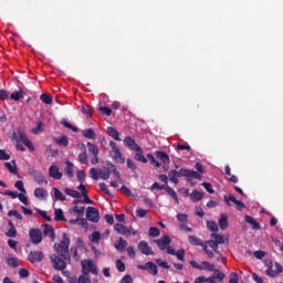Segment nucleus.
Here are the masks:
<instances>
[{
	"label": "nucleus",
	"instance_id": "1",
	"mask_svg": "<svg viewBox=\"0 0 283 283\" xmlns=\"http://www.w3.org/2000/svg\"><path fill=\"white\" fill-rule=\"evenodd\" d=\"M69 247H70V239L66 232H64L62 237V241H60V243H54V249L57 254H52L50 256L52 266L55 271H64L67 266L66 262L71 261Z\"/></svg>",
	"mask_w": 283,
	"mask_h": 283
},
{
	"label": "nucleus",
	"instance_id": "2",
	"mask_svg": "<svg viewBox=\"0 0 283 283\" xmlns=\"http://www.w3.org/2000/svg\"><path fill=\"white\" fill-rule=\"evenodd\" d=\"M11 140L15 142V148L20 151H25L24 146L30 150V151H34L35 148L32 144V142L29 139V137L27 136V134L23 132V129L21 127L18 128L17 132L12 133L11 136ZM24 145H22V144Z\"/></svg>",
	"mask_w": 283,
	"mask_h": 283
},
{
	"label": "nucleus",
	"instance_id": "3",
	"mask_svg": "<svg viewBox=\"0 0 283 283\" xmlns=\"http://www.w3.org/2000/svg\"><path fill=\"white\" fill-rule=\"evenodd\" d=\"M109 146H111L109 155L112 159L118 164H122V165L125 164V157L120 153L116 142L109 140Z\"/></svg>",
	"mask_w": 283,
	"mask_h": 283
},
{
	"label": "nucleus",
	"instance_id": "4",
	"mask_svg": "<svg viewBox=\"0 0 283 283\" xmlns=\"http://www.w3.org/2000/svg\"><path fill=\"white\" fill-rule=\"evenodd\" d=\"M82 265V274L90 275L92 273L93 275H97L98 270L96 265L93 263L92 259H84L81 262Z\"/></svg>",
	"mask_w": 283,
	"mask_h": 283
},
{
	"label": "nucleus",
	"instance_id": "5",
	"mask_svg": "<svg viewBox=\"0 0 283 283\" xmlns=\"http://www.w3.org/2000/svg\"><path fill=\"white\" fill-rule=\"evenodd\" d=\"M190 265L200 271L213 272L216 269L214 263H209V261H202L201 264L197 263V261H190Z\"/></svg>",
	"mask_w": 283,
	"mask_h": 283
},
{
	"label": "nucleus",
	"instance_id": "6",
	"mask_svg": "<svg viewBox=\"0 0 283 283\" xmlns=\"http://www.w3.org/2000/svg\"><path fill=\"white\" fill-rule=\"evenodd\" d=\"M87 149H88L90 154L93 155V158L91 159V164L93 166L97 165L98 164V154H99V149H98L97 145H95L91 142H87Z\"/></svg>",
	"mask_w": 283,
	"mask_h": 283
},
{
	"label": "nucleus",
	"instance_id": "7",
	"mask_svg": "<svg viewBox=\"0 0 283 283\" xmlns=\"http://www.w3.org/2000/svg\"><path fill=\"white\" fill-rule=\"evenodd\" d=\"M86 218H87L88 221L97 223L98 220H99V211H98V209L95 208V207H92V206L87 207V209H86Z\"/></svg>",
	"mask_w": 283,
	"mask_h": 283
},
{
	"label": "nucleus",
	"instance_id": "8",
	"mask_svg": "<svg viewBox=\"0 0 283 283\" xmlns=\"http://www.w3.org/2000/svg\"><path fill=\"white\" fill-rule=\"evenodd\" d=\"M28 260L32 264L41 263L44 260V254L43 252H41V250H38V251L34 250L33 252H30L28 254Z\"/></svg>",
	"mask_w": 283,
	"mask_h": 283
},
{
	"label": "nucleus",
	"instance_id": "9",
	"mask_svg": "<svg viewBox=\"0 0 283 283\" xmlns=\"http://www.w3.org/2000/svg\"><path fill=\"white\" fill-rule=\"evenodd\" d=\"M29 237L33 244H39L42 241V232L38 228H31L29 230Z\"/></svg>",
	"mask_w": 283,
	"mask_h": 283
},
{
	"label": "nucleus",
	"instance_id": "10",
	"mask_svg": "<svg viewBox=\"0 0 283 283\" xmlns=\"http://www.w3.org/2000/svg\"><path fill=\"white\" fill-rule=\"evenodd\" d=\"M138 270L148 271L150 275L156 276L158 274L157 265L153 261H148L145 265H137Z\"/></svg>",
	"mask_w": 283,
	"mask_h": 283
},
{
	"label": "nucleus",
	"instance_id": "11",
	"mask_svg": "<svg viewBox=\"0 0 283 283\" xmlns=\"http://www.w3.org/2000/svg\"><path fill=\"white\" fill-rule=\"evenodd\" d=\"M124 145L134 151H142V147L130 136L124 138Z\"/></svg>",
	"mask_w": 283,
	"mask_h": 283
},
{
	"label": "nucleus",
	"instance_id": "12",
	"mask_svg": "<svg viewBox=\"0 0 283 283\" xmlns=\"http://www.w3.org/2000/svg\"><path fill=\"white\" fill-rule=\"evenodd\" d=\"M155 243L161 251H165L166 248L170 245L171 241L168 234H164L163 239H156Z\"/></svg>",
	"mask_w": 283,
	"mask_h": 283
},
{
	"label": "nucleus",
	"instance_id": "13",
	"mask_svg": "<svg viewBox=\"0 0 283 283\" xmlns=\"http://www.w3.org/2000/svg\"><path fill=\"white\" fill-rule=\"evenodd\" d=\"M49 175L54 180H61L63 177L62 171H60L59 167L56 165H51L49 168Z\"/></svg>",
	"mask_w": 283,
	"mask_h": 283
},
{
	"label": "nucleus",
	"instance_id": "14",
	"mask_svg": "<svg viewBox=\"0 0 283 283\" xmlns=\"http://www.w3.org/2000/svg\"><path fill=\"white\" fill-rule=\"evenodd\" d=\"M31 176L34 178V181L38 185H48V179L43 176L42 172L36 171V170H32Z\"/></svg>",
	"mask_w": 283,
	"mask_h": 283
},
{
	"label": "nucleus",
	"instance_id": "15",
	"mask_svg": "<svg viewBox=\"0 0 283 283\" xmlns=\"http://www.w3.org/2000/svg\"><path fill=\"white\" fill-rule=\"evenodd\" d=\"M114 230H115L116 232H118L119 234H122V235H129L130 233H132L133 235H136V232H135V231L130 232V230H127V229H126V226H123V223H115Z\"/></svg>",
	"mask_w": 283,
	"mask_h": 283
},
{
	"label": "nucleus",
	"instance_id": "16",
	"mask_svg": "<svg viewBox=\"0 0 283 283\" xmlns=\"http://www.w3.org/2000/svg\"><path fill=\"white\" fill-rule=\"evenodd\" d=\"M138 250L144 255H154V252L151 251V248L148 245L147 241H140L138 244Z\"/></svg>",
	"mask_w": 283,
	"mask_h": 283
},
{
	"label": "nucleus",
	"instance_id": "17",
	"mask_svg": "<svg viewBox=\"0 0 283 283\" xmlns=\"http://www.w3.org/2000/svg\"><path fill=\"white\" fill-rule=\"evenodd\" d=\"M275 269L273 270V268H270L268 270H265L266 275L271 276V277H276L280 273L283 272V268L281 265V263H275Z\"/></svg>",
	"mask_w": 283,
	"mask_h": 283
},
{
	"label": "nucleus",
	"instance_id": "18",
	"mask_svg": "<svg viewBox=\"0 0 283 283\" xmlns=\"http://www.w3.org/2000/svg\"><path fill=\"white\" fill-rule=\"evenodd\" d=\"M66 167L64 168V175L67 178H73L74 177V164L70 160H66Z\"/></svg>",
	"mask_w": 283,
	"mask_h": 283
},
{
	"label": "nucleus",
	"instance_id": "19",
	"mask_svg": "<svg viewBox=\"0 0 283 283\" xmlns=\"http://www.w3.org/2000/svg\"><path fill=\"white\" fill-rule=\"evenodd\" d=\"M156 157L161 160L164 165H169L170 164V158L167 153L163 150H157L156 151Z\"/></svg>",
	"mask_w": 283,
	"mask_h": 283
},
{
	"label": "nucleus",
	"instance_id": "20",
	"mask_svg": "<svg viewBox=\"0 0 283 283\" xmlns=\"http://www.w3.org/2000/svg\"><path fill=\"white\" fill-rule=\"evenodd\" d=\"M98 176L103 180H108L111 176V167L98 168Z\"/></svg>",
	"mask_w": 283,
	"mask_h": 283
},
{
	"label": "nucleus",
	"instance_id": "21",
	"mask_svg": "<svg viewBox=\"0 0 283 283\" xmlns=\"http://www.w3.org/2000/svg\"><path fill=\"white\" fill-rule=\"evenodd\" d=\"M43 233L45 237H49L51 240L55 239L54 228H52V226H49L48 223L43 224Z\"/></svg>",
	"mask_w": 283,
	"mask_h": 283
},
{
	"label": "nucleus",
	"instance_id": "22",
	"mask_svg": "<svg viewBox=\"0 0 283 283\" xmlns=\"http://www.w3.org/2000/svg\"><path fill=\"white\" fill-rule=\"evenodd\" d=\"M245 222L251 224V227L253 228V230H260L261 229V226L260 223L250 214H247L245 216Z\"/></svg>",
	"mask_w": 283,
	"mask_h": 283
},
{
	"label": "nucleus",
	"instance_id": "23",
	"mask_svg": "<svg viewBox=\"0 0 283 283\" xmlns=\"http://www.w3.org/2000/svg\"><path fill=\"white\" fill-rule=\"evenodd\" d=\"M128 245L127 241H125V239L123 237H119L118 239V243H115V249L118 251V252H124L126 247Z\"/></svg>",
	"mask_w": 283,
	"mask_h": 283
},
{
	"label": "nucleus",
	"instance_id": "24",
	"mask_svg": "<svg viewBox=\"0 0 283 283\" xmlns=\"http://www.w3.org/2000/svg\"><path fill=\"white\" fill-rule=\"evenodd\" d=\"M107 134H108V136L112 137L114 140L120 142L119 133H118L117 129L114 128L113 126H108V127H107Z\"/></svg>",
	"mask_w": 283,
	"mask_h": 283
},
{
	"label": "nucleus",
	"instance_id": "25",
	"mask_svg": "<svg viewBox=\"0 0 283 283\" xmlns=\"http://www.w3.org/2000/svg\"><path fill=\"white\" fill-rule=\"evenodd\" d=\"M188 241L193 247H202L205 244L202 239H198V237H193L192 234L188 237Z\"/></svg>",
	"mask_w": 283,
	"mask_h": 283
},
{
	"label": "nucleus",
	"instance_id": "26",
	"mask_svg": "<svg viewBox=\"0 0 283 283\" xmlns=\"http://www.w3.org/2000/svg\"><path fill=\"white\" fill-rule=\"evenodd\" d=\"M165 191L175 200L177 205H179L177 192L169 185H166Z\"/></svg>",
	"mask_w": 283,
	"mask_h": 283
},
{
	"label": "nucleus",
	"instance_id": "27",
	"mask_svg": "<svg viewBox=\"0 0 283 283\" xmlns=\"http://www.w3.org/2000/svg\"><path fill=\"white\" fill-rule=\"evenodd\" d=\"M185 174H186V177L189 179V178H195V179H197V180H201V175L198 172V171H196V170H191V169H187L186 168V171H185Z\"/></svg>",
	"mask_w": 283,
	"mask_h": 283
},
{
	"label": "nucleus",
	"instance_id": "28",
	"mask_svg": "<svg viewBox=\"0 0 283 283\" xmlns=\"http://www.w3.org/2000/svg\"><path fill=\"white\" fill-rule=\"evenodd\" d=\"M190 198L193 202H198L200 200H202L203 198V192L195 189L191 193H190Z\"/></svg>",
	"mask_w": 283,
	"mask_h": 283
},
{
	"label": "nucleus",
	"instance_id": "29",
	"mask_svg": "<svg viewBox=\"0 0 283 283\" xmlns=\"http://www.w3.org/2000/svg\"><path fill=\"white\" fill-rule=\"evenodd\" d=\"M64 193L69 197H72L74 199H78L81 198V193L80 191L75 190V189H71V188H65L64 189Z\"/></svg>",
	"mask_w": 283,
	"mask_h": 283
},
{
	"label": "nucleus",
	"instance_id": "30",
	"mask_svg": "<svg viewBox=\"0 0 283 283\" xmlns=\"http://www.w3.org/2000/svg\"><path fill=\"white\" fill-rule=\"evenodd\" d=\"M219 227L221 230H226L228 229L229 227V223H228V216L222 213L221 214V218L219 219Z\"/></svg>",
	"mask_w": 283,
	"mask_h": 283
},
{
	"label": "nucleus",
	"instance_id": "31",
	"mask_svg": "<svg viewBox=\"0 0 283 283\" xmlns=\"http://www.w3.org/2000/svg\"><path fill=\"white\" fill-rule=\"evenodd\" d=\"M82 135H83V137H85L87 139H95L96 138L95 132L92 128L83 129Z\"/></svg>",
	"mask_w": 283,
	"mask_h": 283
},
{
	"label": "nucleus",
	"instance_id": "32",
	"mask_svg": "<svg viewBox=\"0 0 283 283\" xmlns=\"http://www.w3.org/2000/svg\"><path fill=\"white\" fill-rule=\"evenodd\" d=\"M54 214H55L54 220L56 222L66 221L63 210L61 208H56L54 211Z\"/></svg>",
	"mask_w": 283,
	"mask_h": 283
},
{
	"label": "nucleus",
	"instance_id": "33",
	"mask_svg": "<svg viewBox=\"0 0 283 283\" xmlns=\"http://www.w3.org/2000/svg\"><path fill=\"white\" fill-rule=\"evenodd\" d=\"M136 151L137 153L134 155V159L139 163L147 164V158L143 154V148H140V150H136Z\"/></svg>",
	"mask_w": 283,
	"mask_h": 283
},
{
	"label": "nucleus",
	"instance_id": "34",
	"mask_svg": "<svg viewBox=\"0 0 283 283\" xmlns=\"http://www.w3.org/2000/svg\"><path fill=\"white\" fill-rule=\"evenodd\" d=\"M34 197L38 199H44L46 197V190L41 187L35 188Z\"/></svg>",
	"mask_w": 283,
	"mask_h": 283
},
{
	"label": "nucleus",
	"instance_id": "35",
	"mask_svg": "<svg viewBox=\"0 0 283 283\" xmlns=\"http://www.w3.org/2000/svg\"><path fill=\"white\" fill-rule=\"evenodd\" d=\"M4 167L9 170V172L17 175V165H15V160L7 161L4 163Z\"/></svg>",
	"mask_w": 283,
	"mask_h": 283
},
{
	"label": "nucleus",
	"instance_id": "36",
	"mask_svg": "<svg viewBox=\"0 0 283 283\" xmlns=\"http://www.w3.org/2000/svg\"><path fill=\"white\" fill-rule=\"evenodd\" d=\"M212 241H214L216 244H224V237L223 234H216V232H213V234H211Z\"/></svg>",
	"mask_w": 283,
	"mask_h": 283
},
{
	"label": "nucleus",
	"instance_id": "37",
	"mask_svg": "<svg viewBox=\"0 0 283 283\" xmlns=\"http://www.w3.org/2000/svg\"><path fill=\"white\" fill-rule=\"evenodd\" d=\"M52 95L43 93L40 95V101L43 102L45 105H51L52 104Z\"/></svg>",
	"mask_w": 283,
	"mask_h": 283
},
{
	"label": "nucleus",
	"instance_id": "38",
	"mask_svg": "<svg viewBox=\"0 0 283 283\" xmlns=\"http://www.w3.org/2000/svg\"><path fill=\"white\" fill-rule=\"evenodd\" d=\"M176 175H177V170L176 169H171L168 172L169 180L177 186L179 184V180H178Z\"/></svg>",
	"mask_w": 283,
	"mask_h": 283
},
{
	"label": "nucleus",
	"instance_id": "39",
	"mask_svg": "<svg viewBox=\"0 0 283 283\" xmlns=\"http://www.w3.org/2000/svg\"><path fill=\"white\" fill-rule=\"evenodd\" d=\"M35 212H36L39 216H41L45 221H48V222H51V221H52V218H51L49 214H46V211H45V210H42V209H40V208H35Z\"/></svg>",
	"mask_w": 283,
	"mask_h": 283
},
{
	"label": "nucleus",
	"instance_id": "40",
	"mask_svg": "<svg viewBox=\"0 0 283 283\" xmlns=\"http://www.w3.org/2000/svg\"><path fill=\"white\" fill-rule=\"evenodd\" d=\"M54 198L59 201H65L66 197L62 193V191L59 188H54Z\"/></svg>",
	"mask_w": 283,
	"mask_h": 283
},
{
	"label": "nucleus",
	"instance_id": "41",
	"mask_svg": "<svg viewBox=\"0 0 283 283\" xmlns=\"http://www.w3.org/2000/svg\"><path fill=\"white\" fill-rule=\"evenodd\" d=\"M76 178H77V180H78L80 184H84V182H85V179H86V174H85V171L82 170V169H78V170L76 171Z\"/></svg>",
	"mask_w": 283,
	"mask_h": 283
},
{
	"label": "nucleus",
	"instance_id": "42",
	"mask_svg": "<svg viewBox=\"0 0 283 283\" xmlns=\"http://www.w3.org/2000/svg\"><path fill=\"white\" fill-rule=\"evenodd\" d=\"M205 244H208V245L213 250L214 253L220 254V252H219V245H218V243H216L214 241H212V239H210L209 241H206Z\"/></svg>",
	"mask_w": 283,
	"mask_h": 283
},
{
	"label": "nucleus",
	"instance_id": "43",
	"mask_svg": "<svg viewBox=\"0 0 283 283\" xmlns=\"http://www.w3.org/2000/svg\"><path fill=\"white\" fill-rule=\"evenodd\" d=\"M7 264L14 269L18 268L19 263L17 256H10L9 259H7Z\"/></svg>",
	"mask_w": 283,
	"mask_h": 283
},
{
	"label": "nucleus",
	"instance_id": "44",
	"mask_svg": "<svg viewBox=\"0 0 283 283\" xmlns=\"http://www.w3.org/2000/svg\"><path fill=\"white\" fill-rule=\"evenodd\" d=\"M107 167H109V170H111V172H113L115 178L119 180L120 179V175H119L116 166L114 164H112V163H108Z\"/></svg>",
	"mask_w": 283,
	"mask_h": 283
},
{
	"label": "nucleus",
	"instance_id": "45",
	"mask_svg": "<svg viewBox=\"0 0 283 283\" xmlns=\"http://www.w3.org/2000/svg\"><path fill=\"white\" fill-rule=\"evenodd\" d=\"M56 144L59 146H63V147H66L69 145V138L67 136L63 135L61 136L59 139H56Z\"/></svg>",
	"mask_w": 283,
	"mask_h": 283
},
{
	"label": "nucleus",
	"instance_id": "46",
	"mask_svg": "<svg viewBox=\"0 0 283 283\" xmlns=\"http://www.w3.org/2000/svg\"><path fill=\"white\" fill-rule=\"evenodd\" d=\"M147 159L150 160V165L156 167V168H159L160 167V163L158 160L155 159L154 155L153 154H147Z\"/></svg>",
	"mask_w": 283,
	"mask_h": 283
},
{
	"label": "nucleus",
	"instance_id": "47",
	"mask_svg": "<svg viewBox=\"0 0 283 283\" xmlns=\"http://www.w3.org/2000/svg\"><path fill=\"white\" fill-rule=\"evenodd\" d=\"M213 272H214L213 273L214 280H219L220 282H222L223 279L226 277V274H223V272H220V270H216V268H214Z\"/></svg>",
	"mask_w": 283,
	"mask_h": 283
},
{
	"label": "nucleus",
	"instance_id": "48",
	"mask_svg": "<svg viewBox=\"0 0 283 283\" xmlns=\"http://www.w3.org/2000/svg\"><path fill=\"white\" fill-rule=\"evenodd\" d=\"M116 263V269L118 270V272L123 273L126 270L125 263H123L122 259H116L115 261Z\"/></svg>",
	"mask_w": 283,
	"mask_h": 283
},
{
	"label": "nucleus",
	"instance_id": "49",
	"mask_svg": "<svg viewBox=\"0 0 283 283\" xmlns=\"http://www.w3.org/2000/svg\"><path fill=\"white\" fill-rule=\"evenodd\" d=\"M72 211H73L74 213H77V214H78V218H80V217H83V216H84L85 207H84V206H83V207L74 206V207L72 208Z\"/></svg>",
	"mask_w": 283,
	"mask_h": 283
},
{
	"label": "nucleus",
	"instance_id": "50",
	"mask_svg": "<svg viewBox=\"0 0 283 283\" xmlns=\"http://www.w3.org/2000/svg\"><path fill=\"white\" fill-rule=\"evenodd\" d=\"M78 161L82 165H88L87 155L85 151L78 154Z\"/></svg>",
	"mask_w": 283,
	"mask_h": 283
},
{
	"label": "nucleus",
	"instance_id": "51",
	"mask_svg": "<svg viewBox=\"0 0 283 283\" xmlns=\"http://www.w3.org/2000/svg\"><path fill=\"white\" fill-rule=\"evenodd\" d=\"M207 227L211 232H217L219 230L216 221H208Z\"/></svg>",
	"mask_w": 283,
	"mask_h": 283
},
{
	"label": "nucleus",
	"instance_id": "52",
	"mask_svg": "<svg viewBox=\"0 0 283 283\" xmlns=\"http://www.w3.org/2000/svg\"><path fill=\"white\" fill-rule=\"evenodd\" d=\"M90 174H91V178H92L93 180H98V178H99L98 169L92 167V168L90 169Z\"/></svg>",
	"mask_w": 283,
	"mask_h": 283
},
{
	"label": "nucleus",
	"instance_id": "53",
	"mask_svg": "<svg viewBox=\"0 0 283 283\" xmlns=\"http://www.w3.org/2000/svg\"><path fill=\"white\" fill-rule=\"evenodd\" d=\"M147 213H148V210H146V209H143V208H140V207H138V208L136 209V216H137L138 218H145V217L147 216Z\"/></svg>",
	"mask_w": 283,
	"mask_h": 283
},
{
	"label": "nucleus",
	"instance_id": "54",
	"mask_svg": "<svg viewBox=\"0 0 283 283\" xmlns=\"http://www.w3.org/2000/svg\"><path fill=\"white\" fill-rule=\"evenodd\" d=\"M62 125H64V127L71 129L74 133L78 132V128L76 126H73L71 123L66 122L65 119L62 120Z\"/></svg>",
	"mask_w": 283,
	"mask_h": 283
},
{
	"label": "nucleus",
	"instance_id": "55",
	"mask_svg": "<svg viewBox=\"0 0 283 283\" xmlns=\"http://www.w3.org/2000/svg\"><path fill=\"white\" fill-rule=\"evenodd\" d=\"M8 216L9 217H14L18 220H22V218H23L22 214L17 210H9Z\"/></svg>",
	"mask_w": 283,
	"mask_h": 283
},
{
	"label": "nucleus",
	"instance_id": "56",
	"mask_svg": "<svg viewBox=\"0 0 283 283\" xmlns=\"http://www.w3.org/2000/svg\"><path fill=\"white\" fill-rule=\"evenodd\" d=\"M160 234L158 228L151 227L149 228V237L157 238Z\"/></svg>",
	"mask_w": 283,
	"mask_h": 283
},
{
	"label": "nucleus",
	"instance_id": "57",
	"mask_svg": "<svg viewBox=\"0 0 283 283\" xmlns=\"http://www.w3.org/2000/svg\"><path fill=\"white\" fill-rule=\"evenodd\" d=\"M14 187L22 193H25V189L23 187V181L22 180H17L14 184Z\"/></svg>",
	"mask_w": 283,
	"mask_h": 283
},
{
	"label": "nucleus",
	"instance_id": "58",
	"mask_svg": "<svg viewBox=\"0 0 283 283\" xmlns=\"http://www.w3.org/2000/svg\"><path fill=\"white\" fill-rule=\"evenodd\" d=\"M99 240H101V234H99V232H93V233H92V237H91V241H92L93 243L98 244Z\"/></svg>",
	"mask_w": 283,
	"mask_h": 283
},
{
	"label": "nucleus",
	"instance_id": "59",
	"mask_svg": "<svg viewBox=\"0 0 283 283\" xmlns=\"http://www.w3.org/2000/svg\"><path fill=\"white\" fill-rule=\"evenodd\" d=\"M99 112L103 114V115H106V116H111L112 115V109L107 106H101L99 107Z\"/></svg>",
	"mask_w": 283,
	"mask_h": 283
},
{
	"label": "nucleus",
	"instance_id": "60",
	"mask_svg": "<svg viewBox=\"0 0 283 283\" xmlns=\"http://www.w3.org/2000/svg\"><path fill=\"white\" fill-rule=\"evenodd\" d=\"M77 283H91V281H90V275H88V274H82V275L78 277Z\"/></svg>",
	"mask_w": 283,
	"mask_h": 283
},
{
	"label": "nucleus",
	"instance_id": "61",
	"mask_svg": "<svg viewBox=\"0 0 283 283\" xmlns=\"http://www.w3.org/2000/svg\"><path fill=\"white\" fill-rule=\"evenodd\" d=\"M175 255L177 256V259H178L179 261H181V262L185 261V250H184V249L178 250Z\"/></svg>",
	"mask_w": 283,
	"mask_h": 283
},
{
	"label": "nucleus",
	"instance_id": "62",
	"mask_svg": "<svg viewBox=\"0 0 283 283\" xmlns=\"http://www.w3.org/2000/svg\"><path fill=\"white\" fill-rule=\"evenodd\" d=\"M229 283H239V276L237 272H231Z\"/></svg>",
	"mask_w": 283,
	"mask_h": 283
},
{
	"label": "nucleus",
	"instance_id": "63",
	"mask_svg": "<svg viewBox=\"0 0 283 283\" xmlns=\"http://www.w3.org/2000/svg\"><path fill=\"white\" fill-rule=\"evenodd\" d=\"M15 235H17V230H15L14 226H12V228H10V229L8 230L7 237H9V238H15Z\"/></svg>",
	"mask_w": 283,
	"mask_h": 283
},
{
	"label": "nucleus",
	"instance_id": "64",
	"mask_svg": "<svg viewBox=\"0 0 283 283\" xmlns=\"http://www.w3.org/2000/svg\"><path fill=\"white\" fill-rule=\"evenodd\" d=\"M120 283H133V279H132L130 274H126V275L122 279Z\"/></svg>",
	"mask_w": 283,
	"mask_h": 283
}]
</instances>
